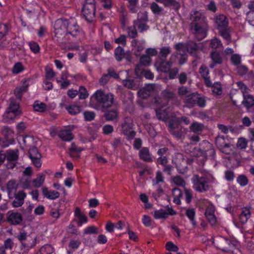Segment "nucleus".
I'll use <instances>...</instances> for the list:
<instances>
[{
    "mask_svg": "<svg viewBox=\"0 0 254 254\" xmlns=\"http://www.w3.org/2000/svg\"><path fill=\"white\" fill-rule=\"evenodd\" d=\"M237 182L241 187L247 186L249 183L247 177L244 175H239L237 178Z\"/></svg>",
    "mask_w": 254,
    "mask_h": 254,
    "instance_id": "obj_49",
    "label": "nucleus"
},
{
    "mask_svg": "<svg viewBox=\"0 0 254 254\" xmlns=\"http://www.w3.org/2000/svg\"><path fill=\"white\" fill-rule=\"evenodd\" d=\"M42 190L43 195L48 199L54 200L59 198L60 196V193L57 191L49 190L46 187L43 188Z\"/></svg>",
    "mask_w": 254,
    "mask_h": 254,
    "instance_id": "obj_20",
    "label": "nucleus"
},
{
    "mask_svg": "<svg viewBox=\"0 0 254 254\" xmlns=\"http://www.w3.org/2000/svg\"><path fill=\"white\" fill-rule=\"evenodd\" d=\"M173 182L177 186L184 187L185 186V182L180 176H175L172 179Z\"/></svg>",
    "mask_w": 254,
    "mask_h": 254,
    "instance_id": "obj_58",
    "label": "nucleus"
},
{
    "mask_svg": "<svg viewBox=\"0 0 254 254\" xmlns=\"http://www.w3.org/2000/svg\"><path fill=\"white\" fill-rule=\"evenodd\" d=\"M216 143L220 150L224 152V149L228 148L229 145L224 143V139L223 138L218 137L216 140Z\"/></svg>",
    "mask_w": 254,
    "mask_h": 254,
    "instance_id": "obj_48",
    "label": "nucleus"
},
{
    "mask_svg": "<svg viewBox=\"0 0 254 254\" xmlns=\"http://www.w3.org/2000/svg\"><path fill=\"white\" fill-rule=\"evenodd\" d=\"M74 216L78 219L77 225L78 226H81L83 224L87 222V217L85 215L82 213L78 207H76L74 211Z\"/></svg>",
    "mask_w": 254,
    "mask_h": 254,
    "instance_id": "obj_23",
    "label": "nucleus"
},
{
    "mask_svg": "<svg viewBox=\"0 0 254 254\" xmlns=\"http://www.w3.org/2000/svg\"><path fill=\"white\" fill-rule=\"evenodd\" d=\"M163 182L164 177L162 173L160 171H158L156 172L155 178L152 180L153 186H157L159 183H163Z\"/></svg>",
    "mask_w": 254,
    "mask_h": 254,
    "instance_id": "obj_43",
    "label": "nucleus"
},
{
    "mask_svg": "<svg viewBox=\"0 0 254 254\" xmlns=\"http://www.w3.org/2000/svg\"><path fill=\"white\" fill-rule=\"evenodd\" d=\"M210 45V47L213 49H217L222 47V43L221 41L217 38L211 39Z\"/></svg>",
    "mask_w": 254,
    "mask_h": 254,
    "instance_id": "obj_53",
    "label": "nucleus"
},
{
    "mask_svg": "<svg viewBox=\"0 0 254 254\" xmlns=\"http://www.w3.org/2000/svg\"><path fill=\"white\" fill-rule=\"evenodd\" d=\"M66 109L72 115H76L81 112L80 107L75 105L67 106L66 107Z\"/></svg>",
    "mask_w": 254,
    "mask_h": 254,
    "instance_id": "obj_42",
    "label": "nucleus"
},
{
    "mask_svg": "<svg viewBox=\"0 0 254 254\" xmlns=\"http://www.w3.org/2000/svg\"><path fill=\"white\" fill-rule=\"evenodd\" d=\"M145 41L144 40L138 41L135 40H133L131 41V45L133 46V50L136 56H138L140 55V52L143 50L145 47Z\"/></svg>",
    "mask_w": 254,
    "mask_h": 254,
    "instance_id": "obj_19",
    "label": "nucleus"
},
{
    "mask_svg": "<svg viewBox=\"0 0 254 254\" xmlns=\"http://www.w3.org/2000/svg\"><path fill=\"white\" fill-rule=\"evenodd\" d=\"M250 210L248 208H244L239 216V220L242 224L246 223L250 217Z\"/></svg>",
    "mask_w": 254,
    "mask_h": 254,
    "instance_id": "obj_30",
    "label": "nucleus"
},
{
    "mask_svg": "<svg viewBox=\"0 0 254 254\" xmlns=\"http://www.w3.org/2000/svg\"><path fill=\"white\" fill-rule=\"evenodd\" d=\"M6 219L9 223L13 225L20 224L23 220L22 215L20 213L13 211H8Z\"/></svg>",
    "mask_w": 254,
    "mask_h": 254,
    "instance_id": "obj_13",
    "label": "nucleus"
},
{
    "mask_svg": "<svg viewBox=\"0 0 254 254\" xmlns=\"http://www.w3.org/2000/svg\"><path fill=\"white\" fill-rule=\"evenodd\" d=\"M219 34L220 35L226 40L227 44H229L231 41L230 34L227 29H220Z\"/></svg>",
    "mask_w": 254,
    "mask_h": 254,
    "instance_id": "obj_47",
    "label": "nucleus"
},
{
    "mask_svg": "<svg viewBox=\"0 0 254 254\" xmlns=\"http://www.w3.org/2000/svg\"><path fill=\"white\" fill-rule=\"evenodd\" d=\"M137 1L138 0H128V7L132 13H135L137 11L136 7Z\"/></svg>",
    "mask_w": 254,
    "mask_h": 254,
    "instance_id": "obj_59",
    "label": "nucleus"
},
{
    "mask_svg": "<svg viewBox=\"0 0 254 254\" xmlns=\"http://www.w3.org/2000/svg\"><path fill=\"white\" fill-rule=\"evenodd\" d=\"M33 109L35 111L43 113L46 111L47 109L46 105L39 101H36L34 102L33 105Z\"/></svg>",
    "mask_w": 254,
    "mask_h": 254,
    "instance_id": "obj_33",
    "label": "nucleus"
},
{
    "mask_svg": "<svg viewBox=\"0 0 254 254\" xmlns=\"http://www.w3.org/2000/svg\"><path fill=\"white\" fill-rule=\"evenodd\" d=\"M219 239L220 244H218L217 248L222 251L231 252L236 247L235 243L233 241L223 237H220Z\"/></svg>",
    "mask_w": 254,
    "mask_h": 254,
    "instance_id": "obj_11",
    "label": "nucleus"
},
{
    "mask_svg": "<svg viewBox=\"0 0 254 254\" xmlns=\"http://www.w3.org/2000/svg\"><path fill=\"white\" fill-rule=\"evenodd\" d=\"M204 202L206 206L205 213V216L212 225H215L216 223L217 220L214 214V206L210 203V202L207 200L205 201Z\"/></svg>",
    "mask_w": 254,
    "mask_h": 254,
    "instance_id": "obj_12",
    "label": "nucleus"
},
{
    "mask_svg": "<svg viewBox=\"0 0 254 254\" xmlns=\"http://www.w3.org/2000/svg\"><path fill=\"white\" fill-rule=\"evenodd\" d=\"M53 252V248L50 245L43 246L37 254H51Z\"/></svg>",
    "mask_w": 254,
    "mask_h": 254,
    "instance_id": "obj_46",
    "label": "nucleus"
},
{
    "mask_svg": "<svg viewBox=\"0 0 254 254\" xmlns=\"http://www.w3.org/2000/svg\"><path fill=\"white\" fill-rule=\"evenodd\" d=\"M105 118L108 121H112L118 117V113L116 110H111L106 113Z\"/></svg>",
    "mask_w": 254,
    "mask_h": 254,
    "instance_id": "obj_50",
    "label": "nucleus"
},
{
    "mask_svg": "<svg viewBox=\"0 0 254 254\" xmlns=\"http://www.w3.org/2000/svg\"><path fill=\"white\" fill-rule=\"evenodd\" d=\"M24 70V67L23 64L20 62H17L14 64L12 69V72L14 74H17L21 73Z\"/></svg>",
    "mask_w": 254,
    "mask_h": 254,
    "instance_id": "obj_41",
    "label": "nucleus"
},
{
    "mask_svg": "<svg viewBox=\"0 0 254 254\" xmlns=\"http://www.w3.org/2000/svg\"><path fill=\"white\" fill-rule=\"evenodd\" d=\"M123 133L127 136L128 138H132L135 135V132L132 129L131 124L125 123L122 126Z\"/></svg>",
    "mask_w": 254,
    "mask_h": 254,
    "instance_id": "obj_22",
    "label": "nucleus"
},
{
    "mask_svg": "<svg viewBox=\"0 0 254 254\" xmlns=\"http://www.w3.org/2000/svg\"><path fill=\"white\" fill-rule=\"evenodd\" d=\"M95 99L99 108H108L111 107L114 102L113 95L105 94L101 90L96 91L93 96Z\"/></svg>",
    "mask_w": 254,
    "mask_h": 254,
    "instance_id": "obj_5",
    "label": "nucleus"
},
{
    "mask_svg": "<svg viewBox=\"0 0 254 254\" xmlns=\"http://www.w3.org/2000/svg\"><path fill=\"white\" fill-rule=\"evenodd\" d=\"M176 214V212L171 208H169L167 210L160 209L156 210L154 212V217L156 219H165L169 215H174Z\"/></svg>",
    "mask_w": 254,
    "mask_h": 254,
    "instance_id": "obj_14",
    "label": "nucleus"
},
{
    "mask_svg": "<svg viewBox=\"0 0 254 254\" xmlns=\"http://www.w3.org/2000/svg\"><path fill=\"white\" fill-rule=\"evenodd\" d=\"M139 155L140 158L145 161L150 162L152 161L151 154L147 147L142 148L139 151Z\"/></svg>",
    "mask_w": 254,
    "mask_h": 254,
    "instance_id": "obj_28",
    "label": "nucleus"
},
{
    "mask_svg": "<svg viewBox=\"0 0 254 254\" xmlns=\"http://www.w3.org/2000/svg\"><path fill=\"white\" fill-rule=\"evenodd\" d=\"M172 194L174 202L177 204H180L181 203L180 197L182 195L181 190L178 188H175L173 190Z\"/></svg>",
    "mask_w": 254,
    "mask_h": 254,
    "instance_id": "obj_37",
    "label": "nucleus"
},
{
    "mask_svg": "<svg viewBox=\"0 0 254 254\" xmlns=\"http://www.w3.org/2000/svg\"><path fill=\"white\" fill-rule=\"evenodd\" d=\"M203 128V125L197 122L193 123L190 126V131L195 133H199Z\"/></svg>",
    "mask_w": 254,
    "mask_h": 254,
    "instance_id": "obj_36",
    "label": "nucleus"
},
{
    "mask_svg": "<svg viewBox=\"0 0 254 254\" xmlns=\"http://www.w3.org/2000/svg\"><path fill=\"white\" fill-rule=\"evenodd\" d=\"M27 89L28 85L26 84L16 87L14 90V94L16 98L20 99L23 93L26 92Z\"/></svg>",
    "mask_w": 254,
    "mask_h": 254,
    "instance_id": "obj_34",
    "label": "nucleus"
},
{
    "mask_svg": "<svg viewBox=\"0 0 254 254\" xmlns=\"http://www.w3.org/2000/svg\"><path fill=\"white\" fill-rule=\"evenodd\" d=\"M116 59L118 61H121L125 57V52L120 46L118 47L115 52Z\"/></svg>",
    "mask_w": 254,
    "mask_h": 254,
    "instance_id": "obj_40",
    "label": "nucleus"
},
{
    "mask_svg": "<svg viewBox=\"0 0 254 254\" xmlns=\"http://www.w3.org/2000/svg\"><path fill=\"white\" fill-rule=\"evenodd\" d=\"M198 99V94L197 93H193L187 97L186 103L188 104V106L190 107L194 105H196V102Z\"/></svg>",
    "mask_w": 254,
    "mask_h": 254,
    "instance_id": "obj_32",
    "label": "nucleus"
},
{
    "mask_svg": "<svg viewBox=\"0 0 254 254\" xmlns=\"http://www.w3.org/2000/svg\"><path fill=\"white\" fill-rule=\"evenodd\" d=\"M186 214L188 218L190 220L191 224L193 226H195L196 225V223L195 220V211L194 209L193 208H189L186 210Z\"/></svg>",
    "mask_w": 254,
    "mask_h": 254,
    "instance_id": "obj_35",
    "label": "nucleus"
},
{
    "mask_svg": "<svg viewBox=\"0 0 254 254\" xmlns=\"http://www.w3.org/2000/svg\"><path fill=\"white\" fill-rule=\"evenodd\" d=\"M215 24L218 30L225 29L228 26V20L224 15L219 14L215 17Z\"/></svg>",
    "mask_w": 254,
    "mask_h": 254,
    "instance_id": "obj_18",
    "label": "nucleus"
},
{
    "mask_svg": "<svg viewBox=\"0 0 254 254\" xmlns=\"http://www.w3.org/2000/svg\"><path fill=\"white\" fill-rule=\"evenodd\" d=\"M243 97L244 100L242 103L245 107L249 108L254 104V99L252 96L244 94Z\"/></svg>",
    "mask_w": 254,
    "mask_h": 254,
    "instance_id": "obj_38",
    "label": "nucleus"
},
{
    "mask_svg": "<svg viewBox=\"0 0 254 254\" xmlns=\"http://www.w3.org/2000/svg\"><path fill=\"white\" fill-rule=\"evenodd\" d=\"M95 10L94 0H86L82 8V13L88 21L93 20L95 16Z\"/></svg>",
    "mask_w": 254,
    "mask_h": 254,
    "instance_id": "obj_9",
    "label": "nucleus"
},
{
    "mask_svg": "<svg viewBox=\"0 0 254 254\" xmlns=\"http://www.w3.org/2000/svg\"><path fill=\"white\" fill-rule=\"evenodd\" d=\"M172 58L173 56L171 57V61L169 62H163L159 64L156 63L155 65L157 66V69L163 72H167L169 71L172 66Z\"/></svg>",
    "mask_w": 254,
    "mask_h": 254,
    "instance_id": "obj_27",
    "label": "nucleus"
},
{
    "mask_svg": "<svg viewBox=\"0 0 254 254\" xmlns=\"http://www.w3.org/2000/svg\"><path fill=\"white\" fill-rule=\"evenodd\" d=\"M163 97L155 98L154 102L158 106L155 109L157 117L160 120L165 121L169 118L168 114L166 111H162L160 107H163L168 104V99L173 97V93L172 92L165 91L163 93Z\"/></svg>",
    "mask_w": 254,
    "mask_h": 254,
    "instance_id": "obj_4",
    "label": "nucleus"
},
{
    "mask_svg": "<svg viewBox=\"0 0 254 254\" xmlns=\"http://www.w3.org/2000/svg\"><path fill=\"white\" fill-rule=\"evenodd\" d=\"M138 96L141 98H146L150 96V92L146 89L143 88L138 92Z\"/></svg>",
    "mask_w": 254,
    "mask_h": 254,
    "instance_id": "obj_64",
    "label": "nucleus"
},
{
    "mask_svg": "<svg viewBox=\"0 0 254 254\" xmlns=\"http://www.w3.org/2000/svg\"><path fill=\"white\" fill-rule=\"evenodd\" d=\"M183 121L186 125L190 123V120L186 117H183L181 120L179 118H175L169 124V131L176 137H181V132L180 127V123Z\"/></svg>",
    "mask_w": 254,
    "mask_h": 254,
    "instance_id": "obj_8",
    "label": "nucleus"
},
{
    "mask_svg": "<svg viewBox=\"0 0 254 254\" xmlns=\"http://www.w3.org/2000/svg\"><path fill=\"white\" fill-rule=\"evenodd\" d=\"M67 32L65 35V38H69V36L71 35L72 37H75L77 36L78 32V27L75 23H69L67 26Z\"/></svg>",
    "mask_w": 254,
    "mask_h": 254,
    "instance_id": "obj_26",
    "label": "nucleus"
},
{
    "mask_svg": "<svg viewBox=\"0 0 254 254\" xmlns=\"http://www.w3.org/2000/svg\"><path fill=\"white\" fill-rule=\"evenodd\" d=\"M73 126H68L65 128L60 130L58 132V136L64 141H70L73 139V135L71 130L73 129Z\"/></svg>",
    "mask_w": 254,
    "mask_h": 254,
    "instance_id": "obj_15",
    "label": "nucleus"
},
{
    "mask_svg": "<svg viewBox=\"0 0 254 254\" xmlns=\"http://www.w3.org/2000/svg\"><path fill=\"white\" fill-rule=\"evenodd\" d=\"M190 18L191 30L198 40L204 38L208 29L204 14L199 11L193 10L190 13Z\"/></svg>",
    "mask_w": 254,
    "mask_h": 254,
    "instance_id": "obj_1",
    "label": "nucleus"
},
{
    "mask_svg": "<svg viewBox=\"0 0 254 254\" xmlns=\"http://www.w3.org/2000/svg\"><path fill=\"white\" fill-rule=\"evenodd\" d=\"M211 59L213 61V63L210 64V67L213 68L216 64H221L222 62V59L220 56V54L216 52H213L211 54Z\"/></svg>",
    "mask_w": 254,
    "mask_h": 254,
    "instance_id": "obj_31",
    "label": "nucleus"
},
{
    "mask_svg": "<svg viewBox=\"0 0 254 254\" xmlns=\"http://www.w3.org/2000/svg\"><path fill=\"white\" fill-rule=\"evenodd\" d=\"M140 65L139 64L137 65L135 69V72L137 75H139L140 74H142L143 72L141 68V65L146 66L150 64V57L147 55L142 56L140 58Z\"/></svg>",
    "mask_w": 254,
    "mask_h": 254,
    "instance_id": "obj_17",
    "label": "nucleus"
},
{
    "mask_svg": "<svg viewBox=\"0 0 254 254\" xmlns=\"http://www.w3.org/2000/svg\"><path fill=\"white\" fill-rule=\"evenodd\" d=\"M248 141L245 138H240L238 139L237 146L240 149H245L247 147Z\"/></svg>",
    "mask_w": 254,
    "mask_h": 254,
    "instance_id": "obj_61",
    "label": "nucleus"
},
{
    "mask_svg": "<svg viewBox=\"0 0 254 254\" xmlns=\"http://www.w3.org/2000/svg\"><path fill=\"white\" fill-rule=\"evenodd\" d=\"M137 15V19L134 21V26L137 27L140 32H143L148 28L146 24L147 21V12L145 11H139Z\"/></svg>",
    "mask_w": 254,
    "mask_h": 254,
    "instance_id": "obj_10",
    "label": "nucleus"
},
{
    "mask_svg": "<svg viewBox=\"0 0 254 254\" xmlns=\"http://www.w3.org/2000/svg\"><path fill=\"white\" fill-rule=\"evenodd\" d=\"M68 21L65 19H59L56 20L54 25L55 36L58 39L65 38V35L67 32Z\"/></svg>",
    "mask_w": 254,
    "mask_h": 254,
    "instance_id": "obj_7",
    "label": "nucleus"
},
{
    "mask_svg": "<svg viewBox=\"0 0 254 254\" xmlns=\"http://www.w3.org/2000/svg\"><path fill=\"white\" fill-rule=\"evenodd\" d=\"M97 233L98 229L94 226H89L84 230V234L85 235Z\"/></svg>",
    "mask_w": 254,
    "mask_h": 254,
    "instance_id": "obj_57",
    "label": "nucleus"
},
{
    "mask_svg": "<svg viewBox=\"0 0 254 254\" xmlns=\"http://www.w3.org/2000/svg\"><path fill=\"white\" fill-rule=\"evenodd\" d=\"M29 157L31 159L37 158L38 157H41V155L38 151L37 148L33 147L29 149Z\"/></svg>",
    "mask_w": 254,
    "mask_h": 254,
    "instance_id": "obj_52",
    "label": "nucleus"
},
{
    "mask_svg": "<svg viewBox=\"0 0 254 254\" xmlns=\"http://www.w3.org/2000/svg\"><path fill=\"white\" fill-rule=\"evenodd\" d=\"M2 133L7 140H10L13 138V130L7 127H4L2 129Z\"/></svg>",
    "mask_w": 254,
    "mask_h": 254,
    "instance_id": "obj_51",
    "label": "nucleus"
},
{
    "mask_svg": "<svg viewBox=\"0 0 254 254\" xmlns=\"http://www.w3.org/2000/svg\"><path fill=\"white\" fill-rule=\"evenodd\" d=\"M166 248L168 251L175 252H177L179 250L178 247L171 242L167 243Z\"/></svg>",
    "mask_w": 254,
    "mask_h": 254,
    "instance_id": "obj_63",
    "label": "nucleus"
},
{
    "mask_svg": "<svg viewBox=\"0 0 254 254\" xmlns=\"http://www.w3.org/2000/svg\"><path fill=\"white\" fill-rule=\"evenodd\" d=\"M45 180V176L44 174H41L33 181L35 187L39 188L42 186Z\"/></svg>",
    "mask_w": 254,
    "mask_h": 254,
    "instance_id": "obj_45",
    "label": "nucleus"
},
{
    "mask_svg": "<svg viewBox=\"0 0 254 254\" xmlns=\"http://www.w3.org/2000/svg\"><path fill=\"white\" fill-rule=\"evenodd\" d=\"M248 7L250 11L247 13V18L249 23L254 26V1H250L248 4Z\"/></svg>",
    "mask_w": 254,
    "mask_h": 254,
    "instance_id": "obj_24",
    "label": "nucleus"
},
{
    "mask_svg": "<svg viewBox=\"0 0 254 254\" xmlns=\"http://www.w3.org/2000/svg\"><path fill=\"white\" fill-rule=\"evenodd\" d=\"M21 113L19 105L18 103L12 101L9 107L2 116V121L4 123H9L12 122L18 115Z\"/></svg>",
    "mask_w": 254,
    "mask_h": 254,
    "instance_id": "obj_6",
    "label": "nucleus"
},
{
    "mask_svg": "<svg viewBox=\"0 0 254 254\" xmlns=\"http://www.w3.org/2000/svg\"><path fill=\"white\" fill-rule=\"evenodd\" d=\"M212 92L216 95H220L222 93V88L220 83L218 82L214 83L211 86Z\"/></svg>",
    "mask_w": 254,
    "mask_h": 254,
    "instance_id": "obj_54",
    "label": "nucleus"
},
{
    "mask_svg": "<svg viewBox=\"0 0 254 254\" xmlns=\"http://www.w3.org/2000/svg\"><path fill=\"white\" fill-rule=\"evenodd\" d=\"M122 83L125 87L130 89L136 90L139 87L137 82L134 79H124L122 80Z\"/></svg>",
    "mask_w": 254,
    "mask_h": 254,
    "instance_id": "obj_29",
    "label": "nucleus"
},
{
    "mask_svg": "<svg viewBox=\"0 0 254 254\" xmlns=\"http://www.w3.org/2000/svg\"><path fill=\"white\" fill-rule=\"evenodd\" d=\"M150 8L152 12L156 14H160L163 11L162 7L159 6L157 3L153 2L150 5Z\"/></svg>",
    "mask_w": 254,
    "mask_h": 254,
    "instance_id": "obj_44",
    "label": "nucleus"
},
{
    "mask_svg": "<svg viewBox=\"0 0 254 254\" xmlns=\"http://www.w3.org/2000/svg\"><path fill=\"white\" fill-rule=\"evenodd\" d=\"M199 73L204 79L205 85L208 87H211V81L209 76V70L205 65H202L199 68Z\"/></svg>",
    "mask_w": 254,
    "mask_h": 254,
    "instance_id": "obj_21",
    "label": "nucleus"
},
{
    "mask_svg": "<svg viewBox=\"0 0 254 254\" xmlns=\"http://www.w3.org/2000/svg\"><path fill=\"white\" fill-rule=\"evenodd\" d=\"M237 86L241 90V92L243 94V96L244 94H247L249 92V89L247 86L244 84L242 82L239 81L236 83Z\"/></svg>",
    "mask_w": 254,
    "mask_h": 254,
    "instance_id": "obj_60",
    "label": "nucleus"
},
{
    "mask_svg": "<svg viewBox=\"0 0 254 254\" xmlns=\"http://www.w3.org/2000/svg\"><path fill=\"white\" fill-rule=\"evenodd\" d=\"M8 32V27L6 24H0V41L2 40Z\"/></svg>",
    "mask_w": 254,
    "mask_h": 254,
    "instance_id": "obj_55",
    "label": "nucleus"
},
{
    "mask_svg": "<svg viewBox=\"0 0 254 254\" xmlns=\"http://www.w3.org/2000/svg\"><path fill=\"white\" fill-rule=\"evenodd\" d=\"M175 47L177 51V58L179 59V62L181 64H184L187 59L186 51L189 52L192 56H195L198 49V46L191 41L186 44L178 43L175 45Z\"/></svg>",
    "mask_w": 254,
    "mask_h": 254,
    "instance_id": "obj_3",
    "label": "nucleus"
},
{
    "mask_svg": "<svg viewBox=\"0 0 254 254\" xmlns=\"http://www.w3.org/2000/svg\"><path fill=\"white\" fill-rule=\"evenodd\" d=\"M184 161L183 155L181 153L176 154L173 158V162L177 165H180Z\"/></svg>",
    "mask_w": 254,
    "mask_h": 254,
    "instance_id": "obj_56",
    "label": "nucleus"
},
{
    "mask_svg": "<svg viewBox=\"0 0 254 254\" xmlns=\"http://www.w3.org/2000/svg\"><path fill=\"white\" fill-rule=\"evenodd\" d=\"M79 98L80 99H86L88 96V94L85 88L81 86L79 89Z\"/></svg>",
    "mask_w": 254,
    "mask_h": 254,
    "instance_id": "obj_62",
    "label": "nucleus"
},
{
    "mask_svg": "<svg viewBox=\"0 0 254 254\" xmlns=\"http://www.w3.org/2000/svg\"><path fill=\"white\" fill-rule=\"evenodd\" d=\"M8 195L9 198H12L14 195L16 193L17 185L16 183L13 180L9 181L7 185Z\"/></svg>",
    "mask_w": 254,
    "mask_h": 254,
    "instance_id": "obj_25",
    "label": "nucleus"
},
{
    "mask_svg": "<svg viewBox=\"0 0 254 254\" xmlns=\"http://www.w3.org/2000/svg\"><path fill=\"white\" fill-rule=\"evenodd\" d=\"M5 156L8 162H14L18 158V151L17 150L7 151Z\"/></svg>",
    "mask_w": 254,
    "mask_h": 254,
    "instance_id": "obj_39",
    "label": "nucleus"
},
{
    "mask_svg": "<svg viewBox=\"0 0 254 254\" xmlns=\"http://www.w3.org/2000/svg\"><path fill=\"white\" fill-rule=\"evenodd\" d=\"M193 189L199 192H203L209 190L211 185L216 183L213 176L209 172H205L201 177L194 175L191 179Z\"/></svg>",
    "mask_w": 254,
    "mask_h": 254,
    "instance_id": "obj_2",
    "label": "nucleus"
},
{
    "mask_svg": "<svg viewBox=\"0 0 254 254\" xmlns=\"http://www.w3.org/2000/svg\"><path fill=\"white\" fill-rule=\"evenodd\" d=\"M13 197H15V199L12 203V207H19L23 204L24 199L26 197V193L23 191H19L15 193Z\"/></svg>",
    "mask_w": 254,
    "mask_h": 254,
    "instance_id": "obj_16",
    "label": "nucleus"
}]
</instances>
